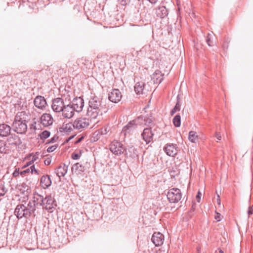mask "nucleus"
I'll list each match as a JSON object with an SVG mask.
<instances>
[{"label": "nucleus", "mask_w": 253, "mask_h": 253, "mask_svg": "<svg viewBox=\"0 0 253 253\" xmlns=\"http://www.w3.org/2000/svg\"><path fill=\"white\" fill-rule=\"evenodd\" d=\"M30 120V116L24 111L18 112L14 117L12 124L13 130L20 134H25L27 130V123Z\"/></svg>", "instance_id": "1"}, {"label": "nucleus", "mask_w": 253, "mask_h": 253, "mask_svg": "<svg viewBox=\"0 0 253 253\" xmlns=\"http://www.w3.org/2000/svg\"><path fill=\"white\" fill-rule=\"evenodd\" d=\"M14 214L18 218H21L23 217H27L32 215L35 216L33 209L30 207L25 206L23 204L18 205L14 211Z\"/></svg>", "instance_id": "2"}, {"label": "nucleus", "mask_w": 253, "mask_h": 253, "mask_svg": "<svg viewBox=\"0 0 253 253\" xmlns=\"http://www.w3.org/2000/svg\"><path fill=\"white\" fill-rule=\"evenodd\" d=\"M44 204V197L38 193H34L31 200H30L28 204V206L33 209V212L35 213L36 209H38L41 207L42 208V206Z\"/></svg>", "instance_id": "3"}, {"label": "nucleus", "mask_w": 253, "mask_h": 253, "mask_svg": "<svg viewBox=\"0 0 253 253\" xmlns=\"http://www.w3.org/2000/svg\"><path fill=\"white\" fill-rule=\"evenodd\" d=\"M143 118L138 117L137 118L129 122L126 125L124 126L122 130V134L125 136L129 135L136 128L138 125H140L141 122H139L140 119Z\"/></svg>", "instance_id": "4"}, {"label": "nucleus", "mask_w": 253, "mask_h": 253, "mask_svg": "<svg viewBox=\"0 0 253 253\" xmlns=\"http://www.w3.org/2000/svg\"><path fill=\"white\" fill-rule=\"evenodd\" d=\"M167 196L170 203H177L181 199L182 193L179 189L173 188L169 190Z\"/></svg>", "instance_id": "5"}, {"label": "nucleus", "mask_w": 253, "mask_h": 253, "mask_svg": "<svg viewBox=\"0 0 253 253\" xmlns=\"http://www.w3.org/2000/svg\"><path fill=\"white\" fill-rule=\"evenodd\" d=\"M91 120L89 118L80 117L77 118L74 121V129L82 131L88 127Z\"/></svg>", "instance_id": "6"}, {"label": "nucleus", "mask_w": 253, "mask_h": 253, "mask_svg": "<svg viewBox=\"0 0 253 253\" xmlns=\"http://www.w3.org/2000/svg\"><path fill=\"white\" fill-rule=\"evenodd\" d=\"M110 150L116 155H120L124 153L125 148L122 143L118 141H113L110 144Z\"/></svg>", "instance_id": "7"}, {"label": "nucleus", "mask_w": 253, "mask_h": 253, "mask_svg": "<svg viewBox=\"0 0 253 253\" xmlns=\"http://www.w3.org/2000/svg\"><path fill=\"white\" fill-rule=\"evenodd\" d=\"M66 103L61 97H57L52 100L51 108L54 112L61 113Z\"/></svg>", "instance_id": "8"}, {"label": "nucleus", "mask_w": 253, "mask_h": 253, "mask_svg": "<svg viewBox=\"0 0 253 253\" xmlns=\"http://www.w3.org/2000/svg\"><path fill=\"white\" fill-rule=\"evenodd\" d=\"M75 112L78 113L82 111L84 106V100L81 97H76L69 103Z\"/></svg>", "instance_id": "9"}, {"label": "nucleus", "mask_w": 253, "mask_h": 253, "mask_svg": "<svg viewBox=\"0 0 253 253\" xmlns=\"http://www.w3.org/2000/svg\"><path fill=\"white\" fill-rule=\"evenodd\" d=\"M44 204L42 206V209L50 210L56 206V201L51 195L46 196L44 198Z\"/></svg>", "instance_id": "10"}, {"label": "nucleus", "mask_w": 253, "mask_h": 253, "mask_svg": "<svg viewBox=\"0 0 253 253\" xmlns=\"http://www.w3.org/2000/svg\"><path fill=\"white\" fill-rule=\"evenodd\" d=\"M122 95L119 89H114L108 93L109 100L114 103H118L120 101Z\"/></svg>", "instance_id": "11"}, {"label": "nucleus", "mask_w": 253, "mask_h": 253, "mask_svg": "<svg viewBox=\"0 0 253 253\" xmlns=\"http://www.w3.org/2000/svg\"><path fill=\"white\" fill-rule=\"evenodd\" d=\"M164 151L167 155L173 157L177 153V147L173 143H167L164 148Z\"/></svg>", "instance_id": "12"}, {"label": "nucleus", "mask_w": 253, "mask_h": 253, "mask_svg": "<svg viewBox=\"0 0 253 253\" xmlns=\"http://www.w3.org/2000/svg\"><path fill=\"white\" fill-rule=\"evenodd\" d=\"M61 113H62V117L66 119H71L75 115L74 110L70 103L65 105V107H63V111Z\"/></svg>", "instance_id": "13"}, {"label": "nucleus", "mask_w": 253, "mask_h": 253, "mask_svg": "<svg viewBox=\"0 0 253 253\" xmlns=\"http://www.w3.org/2000/svg\"><path fill=\"white\" fill-rule=\"evenodd\" d=\"M153 136L154 133L153 132L151 128H144L141 133V137L146 144H149L153 140Z\"/></svg>", "instance_id": "14"}, {"label": "nucleus", "mask_w": 253, "mask_h": 253, "mask_svg": "<svg viewBox=\"0 0 253 253\" xmlns=\"http://www.w3.org/2000/svg\"><path fill=\"white\" fill-rule=\"evenodd\" d=\"M101 110V109H98V108L88 106L87 111V116L90 120L96 119L98 116L102 115Z\"/></svg>", "instance_id": "15"}, {"label": "nucleus", "mask_w": 253, "mask_h": 253, "mask_svg": "<svg viewBox=\"0 0 253 253\" xmlns=\"http://www.w3.org/2000/svg\"><path fill=\"white\" fill-rule=\"evenodd\" d=\"M53 118L51 115L48 113H44L42 115L40 118L41 123L44 126H48L53 123Z\"/></svg>", "instance_id": "16"}, {"label": "nucleus", "mask_w": 253, "mask_h": 253, "mask_svg": "<svg viewBox=\"0 0 253 253\" xmlns=\"http://www.w3.org/2000/svg\"><path fill=\"white\" fill-rule=\"evenodd\" d=\"M151 240L156 246H160L164 242V236L160 232H155L153 234Z\"/></svg>", "instance_id": "17"}, {"label": "nucleus", "mask_w": 253, "mask_h": 253, "mask_svg": "<svg viewBox=\"0 0 253 253\" xmlns=\"http://www.w3.org/2000/svg\"><path fill=\"white\" fill-rule=\"evenodd\" d=\"M35 106L39 109H43L46 105V101L44 97L40 95L36 96L34 101Z\"/></svg>", "instance_id": "18"}, {"label": "nucleus", "mask_w": 253, "mask_h": 253, "mask_svg": "<svg viewBox=\"0 0 253 253\" xmlns=\"http://www.w3.org/2000/svg\"><path fill=\"white\" fill-rule=\"evenodd\" d=\"M11 127L6 124H0V136L6 137L10 135Z\"/></svg>", "instance_id": "19"}, {"label": "nucleus", "mask_w": 253, "mask_h": 253, "mask_svg": "<svg viewBox=\"0 0 253 253\" xmlns=\"http://www.w3.org/2000/svg\"><path fill=\"white\" fill-rule=\"evenodd\" d=\"M7 141L11 145L19 146L22 144L21 139L15 134H10V136L7 139Z\"/></svg>", "instance_id": "20"}, {"label": "nucleus", "mask_w": 253, "mask_h": 253, "mask_svg": "<svg viewBox=\"0 0 253 253\" xmlns=\"http://www.w3.org/2000/svg\"><path fill=\"white\" fill-rule=\"evenodd\" d=\"M88 106L93 108H98V109L101 110L102 109L101 101L96 96L92 97L89 99L88 102Z\"/></svg>", "instance_id": "21"}, {"label": "nucleus", "mask_w": 253, "mask_h": 253, "mask_svg": "<svg viewBox=\"0 0 253 253\" xmlns=\"http://www.w3.org/2000/svg\"><path fill=\"white\" fill-rule=\"evenodd\" d=\"M40 183L43 189H46L51 185L52 182L49 175H44L41 177Z\"/></svg>", "instance_id": "22"}, {"label": "nucleus", "mask_w": 253, "mask_h": 253, "mask_svg": "<svg viewBox=\"0 0 253 253\" xmlns=\"http://www.w3.org/2000/svg\"><path fill=\"white\" fill-rule=\"evenodd\" d=\"M157 16L161 18H164L168 15V10L164 6L158 7L156 9Z\"/></svg>", "instance_id": "23"}, {"label": "nucleus", "mask_w": 253, "mask_h": 253, "mask_svg": "<svg viewBox=\"0 0 253 253\" xmlns=\"http://www.w3.org/2000/svg\"><path fill=\"white\" fill-rule=\"evenodd\" d=\"M68 165L63 164V165L60 166L56 170L55 173L56 175L60 177L64 176L67 172Z\"/></svg>", "instance_id": "24"}, {"label": "nucleus", "mask_w": 253, "mask_h": 253, "mask_svg": "<svg viewBox=\"0 0 253 253\" xmlns=\"http://www.w3.org/2000/svg\"><path fill=\"white\" fill-rule=\"evenodd\" d=\"M84 170V167L79 163L75 164L72 167V171H74L77 174H81Z\"/></svg>", "instance_id": "25"}, {"label": "nucleus", "mask_w": 253, "mask_h": 253, "mask_svg": "<svg viewBox=\"0 0 253 253\" xmlns=\"http://www.w3.org/2000/svg\"><path fill=\"white\" fill-rule=\"evenodd\" d=\"M163 75L160 70H156L152 75V79L156 84H160L163 80Z\"/></svg>", "instance_id": "26"}, {"label": "nucleus", "mask_w": 253, "mask_h": 253, "mask_svg": "<svg viewBox=\"0 0 253 253\" xmlns=\"http://www.w3.org/2000/svg\"><path fill=\"white\" fill-rule=\"evenodd\" d=\"M145 84L143 82H139L136 83L134 86V90L135 92L138 94H142L144 90Z\"/></svg>", "instance_id": "27"}, {"label": "nucleus", "mask_w": 253, "mask_h": 253, "mask_svg": "<svg viewBox=\"0 0 253 253\" xmlns=\"http://www.w3.org/2000/svg\"><path fill=\"white\" fill-rule=\"evenodd\" d=\"M139 117L143 118V119H141L139 120V122H141L140 125H149L153 122L154 120L151 115H147V116H140Z\"/></svg>", "instance_id": "28"}, {"label": "nucleus", "mask_w": 253, "mask_h": 253, "mask_svg": "<svg viewBox=\"0 0 253 253\" xmlns=\"http://www.w3.org/2000/svg\"><path fill=\"white\" fill-rule=\"evenodd\" d=\"M33 173L35 172L36 174L39 175V171L37 170L35 168V165H33L31 166L29 168H27L25 170L21 171L20 172V175H24L27 173Z\"/></svg>", "instance_id": "29"}, {"label": "nucleus", "mask_w": 253, "mask_h": 253, "mask_svg": "<svg viewBox=\"0 0 253 253\" xmlns=\"http://www.w3.org/2000/svg\"><path fill=\"white\" fill-rule=\"evenodd\" d=\"M188 139L192 143H196L198 140V135L194 131H190L189 132Z\"/></svg>", "instance_id": "30"}, {"label": "nucleus", "mask_w": 253, "mask_h": 253, "mask_svg": "<svg viewBox=\"0 0 253 253\" xmlns=\"http://www.w3.org/2000/svg\"><path fill=\"white\" fill-rule=\"evenodd\" d=\"M63 130L66 132H70L74 129V122L69 123L66 124H63L62 126Z\"/></svg>", "instance_id": "31"}, {"label": "nucleus", "mask_w": 253, "mask_h": 253, "mask_svg": "<svg viewBox=\"0 0 253 253\" xmlns=\"http://www.w3.org/2000/svg\"><path fill=\"white\" fill-rule=\"evenodd\" d=\"M173 124L175 127H179L181 125V117L179 115L175 116L172 120Z\"/></svg>", "instance_id": "32"}, {"label": "nucleus", "mask_w": 253, "mask_h": 253, "mask_svg": "<svg viewBox=\"0 0 253 253\" xmlns=\"http://www.w3.org/2000/svg\"><path fill=\"white\" fill-rule=\"evenodd\" d=\"M213 33L211 32V33H209L208 34V35L206 37V42L209 46H211L213 45Z\"/></svg>", "instance_id": "33"}, {"label": "nucleus", "mask_w": 253, "mask_h": 253, "mask_svg": "<svg viewBox=\"0 0 253 253\" xmlns=\"http://www.w3.org/2000/svg\"><path fill=\"white\" fill-rule=\"evenodd\" d=\"M180 110V105L179 101L177 100L174 108L170 111V114L171 116H173L176 112L179 111Z\"/></svg>", "instance_id": "34"}, {"label": "nucleus", "mask_w": 253, "mask_h": 253, "mask_svg": "<svg viewBox=\"0 0 253 253\" xmlns=\"http://www.w3.org/2000/svg\"><path fill=\"white\" fill-rule=\"evenodd\" d=\"M50 135V132L49 131L44 130L39 134V136L41 139L44 140L49 137Z\"/></svg>", "instance_id": "35"}, {"label": "nucleus", "mask_w": 253, "mask_h": 253, "mask_svg": "<svg viewBox=\"0 0 253 253\" xmlns=\"http://www.w3.org/2000/svg\"><path fill=\"white\" fill-rule=\"evenodd\" d=\"M109 129L108 126H104L98 130V133L101 135H105L109 132Z\"/></svg>", "instance_id": "36"}, {"label": "nucleus", "mask_w": 253, "mask_h": 253, "mask_svg": "<svg viewBox=\"0 0 253 253\" xmlns=\"http://www.w3.org/2000/svg\"><path fill=\"white\" fill-rule=\"evenodd\" d=\"M7 190L4 185L1 183L0 184V196H3L6 192Z\"/></svg>", "instance_id": "37"}, {"label": "nucleus", "mask_w": 253, "mask_h": 253, "mask_svg": "<svg viewBox=\"0 0 253 253\" xmlns=\"http://www.w3.org/2000/svg\"><path fill=\"white\" fill-rule=\"evenodd\" d=\"M57 144H55L54 145L51 146L47 149V152L48 153L52 152L57 148Z\"/></svg>", "instance_id": "38"}, {"label": "nucleus", "mask_w": 253, "mask_h": 253, "mask_svg": "<svg viewBox=\"0 0 253 253\" xmlns=\"http://www.w3.org/2000/svg\"><path fill=\"white\" fill-rule=\"evenodd\" d=\"M81 156V153H73L72 154V158L74 160H78L79 159Z\"/></svg>", "instance_id": "39"}, {"label": "nucleus", "mask_w": 253, "mask_h": 253, "mask_svg": "<svg viewBox=\"0 0 253 253\" xmlns=\"http://www.w3.org/2000/svg\"><path fill=\"white\" fill-rule=\"evenodd\" d=\"M5 151V147L4 143L0 141V152L3 153Z\"/></svg>", "instance_id": "40"}, {"label": "nucleus", "mask_w": 253, "mask_h": 253, "mask_svg": "<svg viewBox=\"0 0 253 253\" xmlns=\"http://www.w3.org/2000/svg\"><path fill=\"white\" fill-rule=\"evenodd\" d=\"M38 159V157L37 156V153H36V155H34L33 156H32V159H31V160L29 161V163L30 164H32L34 162H35L37 159Z\"/></svg>", "instance_id": "41"}, {"label": "nucleus", "mask_w": 253, "mask_h": 253, "mask_svg": "<svg viewBox=\"0 0 253 253\" xmlns=\"http://www.w3.org/2000/svg\"><path fill=\"white\" fill-rule=\"evenodd\" d=\"M57 139H58V137L54 136L52 138H51L49 140H48V141L47 142H46V144L54 143V142H56Z\"/></svg>", "instance_id": "42"}, {"label": "nucleus", "mask_w": 253, "mask_h": 253, "mask_svg": "<svg viewBox=\"0 0 253 253\" xmlns=\"http://www.w3.org/2000/svg\"><path fill=\"white\" fill-rule=\"evenodd\" d=\"M19 174H20V173L19 171V169H16L13 173V176L16 177L18 176Z\"/></svg>", "instance_id": "43"}, {"label": "nucleus", "mask_w": 253, "mask_h": 253, "mask_svg": "<svg viewBox=\"0 0 253 253\" xmlns=\"http://www.w3.org/2000/svg\"><path fill=\"white\" fill-rule=\"evenodd\" d=\"M248 213L249 215H251L253 213V206L249 207L248 211Z\"/></svg>", "instance_id": "44"}, {"label": "nucleus", "mask_w": 253, "mask_h": 253, "mask_svg": "<svg viewBox=\"0 0 253 253\" xmlns=\"http://www.w3.org/2000/svg\"><path fill=\"white\" fill-rule=\"evenodd\" d=\"M215 137L219 140L221 139V135L219 132H216L215 135Z\"/></svg>", "instance_id": "45"}, {"label": "nucleus", "mask_w": 253, "mask_h": 253, "mask_svg": "<svg viewBox=\"0 0 253 253\" xmlns=\"http://www.w3.org/2000/svg\"><path fill=\"white\" fill-rule=\"evenodd\" d=\"M30 129H33L34 130H36L37 129V127H36V123L35 122L34 123L32 124L31 126H30Z\"/></svg>", "instance_id": "46"}, {"label": "nucleus", "mask_w": 253, "mask_h": 253, "mask_svg": "<svg viewBox=\"0 0 253 253\" xmlns=\"http://www.w3.org/2000/svg\"><path fill=\"white\" fill-rule=\"evenodd\" d=\"M215 219L217 220V221H219L221 220L220 218V214L219 213H216V215L215 216Z\"/></svg>", "instance_id": "47"}, {"label": "nucleus", "mask_w": 253, "mask_h": 253, "mask_svg": "<svg viewBox=\"0 0 253 253\" xmlns=\"http://www.w3.org/2000/svg\"><path fill=\"white\" fill-rule=\"evenodd\" d=\"M51 163V160L49 158H47L44 161V164L46 165H49Z\"/></svg>", "instance_id": "48"}, {"label": "nucleus", "mask_w": 253, "mask_h": 253, "mask_svg": "<svg viewBox=\"0 0 253 253\" xmlns=\"http://www.w3.org/2000/svg\"><path fill=\"white\" fill-rule=\"evenodd\" d=\"M129 1V0H122V4L126 5L127 4L128 2Z\"/></svg>", "instance_id": "49"}, {"label": "nucleus", "mask_w": 253, "mask_h": 253, "mask_svg": "<svg viewBox=\"0 0 253 253\" xmlns=\"http://www.w3.org/2000/svg\"><path fill=\"white\" fill-rule=\"evenodd\" d=\"M201 193L199 191L198 193V194L196 196V198L197 199L198 202H199L198 199L201 198Z\"/></svg>", "instance_id": "50"}, {"label": "nucleus", "mask_w": 253, "mask_h": 253, "mask_svg": "<svg viewBox=\"0 0 253 253\" xmlns=\"http://www.w3.org/2000/svg\"><path fill=\"white\" fill-rule=\"evenodd\" d=\"M217 204H218V205H220V199H219V195H218V198H217Z\"/></svg>", "instance_id": "51"}, {"label": "nucleus", "mask_w": 253, "mask_h": 253, "mask_svg": "<svg viewBox=\"0 0 253 253\" xmlns=\"http://www.w3.org/2000/svg\"><path fill=\"white\" fill-rule=\"evenodd\" d=\"M32 165V164H30V163H29V162H28L26 163V165L25 166H24V168H25V167H28V166H30V165Z\"/></svg>", "instance_id": "52"}, {"label": "nucleus", "mask_w": 253, "mask_h": 253, "mask_svg": "<svg viewBox=\"0 0 253 253\" xmlns=\"http://www.w3.org/2000/svg\"><path fill=\"white\" fill-rule=\"evenodd\" d=\"M219 253H224V252L222 250H220L219 251Z\"/></svg>", "instance_id": "53"}, {"label": "nucleus", "mask_w": 253, "mask_h": 253, "mask_svg": "<svg viewBox=\"0 0 253 253\" xmlns=\"http://www.w3.org/2000/svg\"><path fill=\"white\" fill-rule=\"evenodd\" d=\"M197 251H198V252H199L200 249H198V248H197Z\"/></svg>", "instance_id": "54"}]
</instances>
